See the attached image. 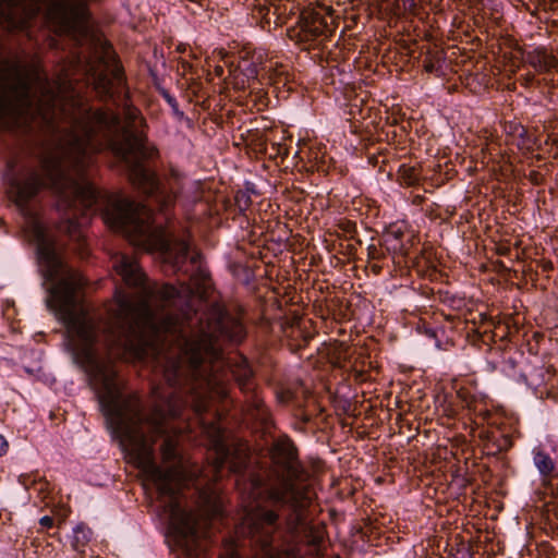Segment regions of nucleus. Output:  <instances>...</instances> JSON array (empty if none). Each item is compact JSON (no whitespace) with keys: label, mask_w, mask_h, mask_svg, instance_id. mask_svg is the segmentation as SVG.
Segmentation results:
<instances>
[{"label":"nucleus","mask_w":558,"mask_h":558,"mask_svg":"<svg viewBox=\"0 0 558 558\" xmlns=\"http://www.w3.org/2000/svg\"><path fill=\"white\" fill-rule=\"evenodd\" d=\"M94 87L121 114L78 101L59 107L51 99V114L43 116L62 133L56 148L47 155L20 148L2 172L25 238L35 245L46 305L64 325L73 362L86 375L114 360L158 353L172 333L197 331L199 319L205 326L220 308L205 317L192 305L194 295L207 293L210 277L185 238L156 225L148 206L104 195L90 181L95 155L108 149L132 184L166 213L184 178L170 166L161 182L144 165L159 151L129 100L118 61L94 75Z\"/></svg>","instance_id":"obj_1"},{"label":"nucleus","mask_w":558,"mask_h":558,"mask_svg":"<svg viewBox=\"0 0 558 558\" xmlns=\"http://www.w3.org/2000/svg\"><path fill=\"white\" fill-rule=\"evenodd\" d=\"M190 335L174 332L160 352L125 361L150 364L166 387L153 388L154 408L144 413L137 395L126 393L114 365L87 374L106 426L130 461L157 489L159 507L177 546L187 558H204L221 512L213 515L187 511L180 494L185 470L178 452L180 430L169 424L190 408L204 430L210 432L216 450V471L228 468L244 502V514L234 536L223 537L219 558H301V547L318 551L324 529L310 524L305 508L310 499L295 481L302 466L298 449L288 436L274 440L269 454L278 484L265 486L263 475L247 470L248 458L232 452L223 440L220 420L227 411L231 378L245 397L248 415L263 427L271 415L257 391L254 373L245 356L226 357L221 342H241L245 327L225 310L215 308L206 325Z\"/></svg>","instance_id":"obj_2"},{"label":"nucleus","mask_w":558,"mask_h":558,"mask_svg":"<svg viewBox=\"0 0 558 558\" xmlns=\"http://www.w3.org/2000/svg\"><path fill=\"white\" fill-rule=\"evenodd\" d=\"M46 7V15L62 32H72L87 19L86 0H0V25L25 31ZM31 83L20 62L0 60V131L26 126L32 119Z\"/></svg>","instance_id":"obj_3"},{"label":"nucleus","mask_w":558,"mask_h":558,"mask_svg":"<svg viewBox=\"0 0 558 558\" xmlns=\"http://www.w3.org/2000/svg\"><path fill=\"white\" fill-rule=\"evenodd\" d=\"M291 32V36L299 41L312 43L324 39L327 36L328 26L319 13L308 11L298 16L296 27Z\"/></svg>","instance_id":"obj_4"},{"label":"nucleus","mask_w":558,"mask_h":558,"mask_svg":"<svg viewBox=\"0 0 558 558\" xmlns=\"http://www.w3.org/2000/svg\"><path fill=\"white\" fill-rule=\"evenodd\" d=\"M525 61L537 72H548L558 64L557 59L553 54L547 53L544 48L529 51L525 56Z\"/></svg>","instance_id":"obj_5"},{"label":"nucleus","mask_w":558,"mask_h":558,"mask_svg":"<svg viewBox=\"0 0 558 558\" xmlns=\"http://www.w3.org/2000/svg\"><path fill=\"white\" fill-rule=\"evenodd\" d=\"M533 463L544 481L553 480L558 476L554 459L543 449L535 448L533 450Z\"/></svg>","instance_id":"obj_6"},{"label":"nucleus","mask_w":558,"mask_h":558,"mask_svg":"<svg viewBox=\"0 0 558 558\" xmlns=\"http://www.w3.org/2000/svg\"><path fill=\"white\" fill-rule=\"evenodd\" d=\"M262 75L265 76L272 85L286 86L289 81V72L287 66L282 64H265L262 66Z\"/></svg>","instance_id":"obj_7"},{"label":"nucleus","mask_w":558,"mask_h":558,"mask_svg":"<svg viewBox=\"0 0 558 558\" xmlns=\"http://www.w3.org/2000/svg\"><path fill=\"white\" fill-rule=\"evenodd\" d=\"M271 7L274 8L272 13L277 15L279 23H286L292 15L299 16L303 12L293 0L280 1L277 4H271Z\"/></svg>","instance_id":"obj_8"},{"label":"nucleus","mask_w":558,"mask_h":558,"mask_svg":"<svg viewBox=\"0 0 558 558\" xmlns=\"http://www.w3.org/2000/svg\"><path fill=\"white\" fill-rule=\"evenodd\" d=\"M90 537L92 531L88 527L82 524L77 525L73 531L72 547L76 551H83V548L90 541Z\"/></svg>","instance_id":"obj_9"},{"label":"nucleus","mask_w":558,"mask_h":558,"mask_svg":"<svg viewBox=\"0 0 558 558\" xmlns=\"http://www.w3.org/2000/svg\"><path fill=\"white\" fill-rule=\"evenodd\" d=\"M398 173L400 183L404 186H414L420 181L418 172L413 167L402 165L400 166Z\"/></svg>","instance_id":"obj_10"},{"label":"nucleus","mask_w":558,"mask_h":558,"mask_svg":"<svg viewBox=\"0 0 558 558\" xmlns=\"http://www.w3.org/2000/svg\"><path fill=\"white\" fill-rule=\"evenodd\" d=\"M235 70H239L247 82L257 80L262 72V68L258 69V66L250 60L241 61Z\"/></svg>","instance_id":"obj_11"},{"label":"nucleus","mask_w":558,"mask_h":558,"mask_svg":"<svg viewBox=\"0 0 558 558\" xmlns=\"http://www.w3.org/2000/svg\"><path fill=\"white\" fill-rule=\"evenodd\" d=\"M494 444L496 445L497 451H507L513 446L512 437L509 434L495 435Z\"/></svg>","instance_id":"obj_12"},{"label":"nucleus","mask_w":558,"mask_h":558,"mask_svg":"<svg viewBox=\"0 0 558 558\" xmlns=\"http://www.w3.org/2000/svg\"><path fill=\"white\" fill-rule=\"evenodd\" d=\"M423 1L424 0H399L403 10L413 15H417L420 13V7Z\"/></svg>","instance_id":"obj_13"},{"label":"nucleus","mask_w":558,"mask_h":558,"mask_svg":"<svg viewBox=\"0 0 558 558\" xmlns=\"http://www.w3.org/2000/svg\"><path fill=\"white\" fill-rule=\"evenodd\" d=\"M161 95H162L163 99L166 100V102L171 107L174 114H177V116L183 114V112L180 111V109H179V104H178L177 99L168 90L163 89L161 92Z\"/></svg>","instance_id":"obj_14"},{"label":"nucleus","mask_w":558,"mask_h":558,"mask_svg":"<svg viewBox=\"0 0 558 558\" xmlns=\"http://www.w3.org/2000/svg\"><path fill=\"white\" fill-rule=\"evenodd\" d=\"M294 398L295 393L289 388H283L277 391V399L280 403H289L293 401Z\"/></svg>","instance_id":"obj_15"},{"label":"nucleus","mask_w":558,"mask_h":558,"mask_svg":"<svg viewBox=\"0 0 558 558\" xmlns=\"http://www.w3.org/2000/svg\"><path fill=\"white\" fill-rule=\"evenodd\" d=\"M39 524L43 526V527H51L53 525V519L49 515H44L40 518L39 520Z\"/></svg>","instance_id":"obj_16"},{"label":"nucleus","mask_w":558,"mask_h":558,"mask_svg":"<svg viewBox=\"0 0 558 558\" xmlns=\"http://www.w3.org/2000/svg\"><path fill=\"white\" fill-rule=\"evenodd\" d=\"M7 449H8V442H7L5 438L2 435H0V456L5 453Z\"/></svg>","instance_id":"obj_17"},{"label":"nucleus","mask_w":558,"mask_h":558,"mask_svg":"<svg viewBox=\"0 0 558 558\" xmlns=\"http://www.w3.org/2000/svg\"><path fill=\"white\" fill-rule=\"evenodd\" d=\"M424 69L426 72L432 73L435 70V65L432 61L425 62Z\"/></svg>","instance_id":"obj_18"},{"label":"nucleus","mask_w":558,"mask_h":558,"mask_svg":"<svg viewBox=\"0 0 558 558\" xmlns=\"http://www.w3.org/2000/svg\"><path fill=\"white\" fill-rule=\"evenodd\" d=\"M215 73L216 75L221 76L223 74V68L221 65H217L215 68Z\"/></svg>","instance_id":"obj_19"},{"label":"nucleus","mask_w":558,"mask_h":558,"mask_svg":"<svg viewBox=\"0 0 558 558\" xmlns=\"http://www.w3.org/2000/svg\"><path fill=\"white\" fill-rule=\"evenodd\" d=\"M182 68H183L184 71H186L187 69L191 68V65L187 62L184 61V62H182Z\"/></svg>","instance_id":"obj_20"},{"label":"nucleus","mask_w":558,"mask_h":558,"mask_svg":"<svg viewBox=\"0 0 558 558\" xmlns=\"http://www.w3.org/2000/svg\"><path fill=\"white\" fill-rule=\"evenodd\" d=\"M525 134H526V130H525L523 126H521V132H520V134H519V135H520V136H523V135H525Z\"/></svg>","instance_id":"obj_21"},{"label":"nucleus","mask_w":558,"mask_h":558,"mask_svg":"<svg viewBox=\"0 0 558 558\" xmlns=\"http://www.w3.org/2000/svg\"><path fill=\"white\" fill-rule=\"evenodd\" d=\"M537 174H538L537 172H532V173L530 174L531 180H532V179H535V177H536Z\"/></svg>","instance_id":"obj_22"},{"label":"nucleus","mask_w":558,"mask_h":558,"mask_svg":"<svg viewBox=\"0 0 558 558\" xmlns=\"http://www.w3.org/2000/svg\"><path fill=\"white\" fill-rule=\"evenodd\" d=\"M537 174H538L537 172H532V173L530 174L531 180H532V179H535V177H536Z\"/></svg>","instance_id":"obj_23"},{"label":"nucleus","mask_w":558,"mask_h":558,"mask_svg":"<svg viewBox=\"0 0 558 558\" xmlns=\"http://www.w3.org/2000/svg\"><path fill=\"white\" fill-rule=\"evenodd\" d=\"M555 515L558 518V505L554 508Z\"/></svg>","instance_id":"obj_24"},{"label":"nucleus","mask_w":558,"mask_h":558,"mask_svg":"<svg viewBox=\"0 0 558 558\" xmlns=\"http://www.w3.org/2000/svg\"><path fill=\"white\" fill-rule=\"evenodd\" d=\"M532 80H533V75H530L529 77H526L527 82H531Z\"/></svg>","instance_id":"obj_25"},{"label":"nucleus","mask_w":558,"mask_h":558,"mask_svg":"<svg viewBox=\"0 0 558 558\" xmlns=\"http://www.w3.org/2000/svg\"><path fill=\"white\" fill-rule=\"evenodd\" d=\"M270 13V8L267 9V12L265 13V15H268Z\"/></svg>","instance_id":"obj_26"}]
</instances>
